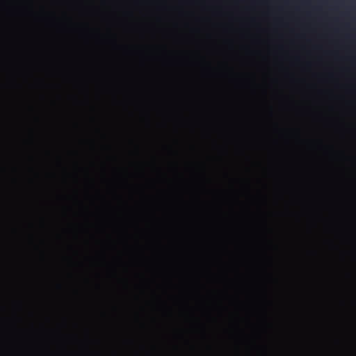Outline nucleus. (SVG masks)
<instances>
[{
    "label": "nucleus",
    "instance_id": "nucleus-1",
    "mask_svg": "<svg viewBox=\"0 0 356 356\" xmlns=\"http://www.w3.org/2000/svg\"><path fill=\"white\" fill-rule=\"evenodd\" d=\"M282 203H356V202H282Z\"/></svg>",
    "mask_w": 356,
    "mask_h": 356
}]
</instances>
